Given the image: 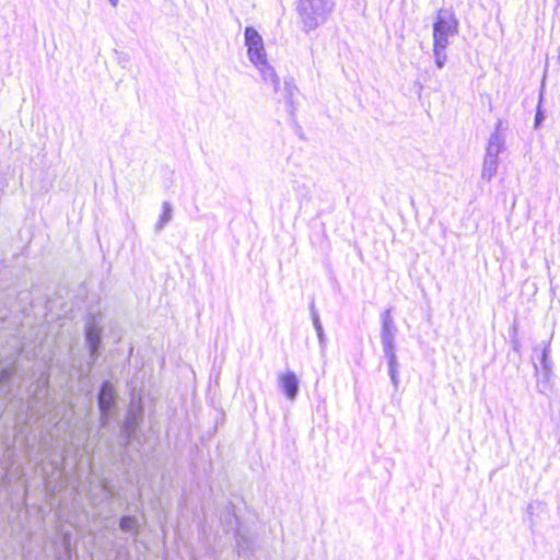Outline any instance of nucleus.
<instances>
[{
    "label": "nucleus",
    "instance_id": "f257e3e1",
    "mask_svg": "<svg viewBox=\"0 0 560 560\" xmlns=\"http://www.w3.org/2000/svg\"><path fill=\"white\" fill-rule=\"evenodd\" d=\"M49 372L42 374L39 380L31 384L28 388V399L15 393V371L7 366L0 371V400L3 408L0 418L4 413L12 416L13 427L21 431L31 424L33 416L38 413L40 417L46 415L49 406Z\"/></svg>",
    "mask_w": 560,
    "mask_h": 560
},
{
    "label": "nucleus",
    "instance_id": "f03ea898",
    "mask_svg": "<svg viewBox=\"0 0 560 560\" xmlns=\"http://www.w3.org/2000/svg\"><path fill=\"white\" fill-rule=\"evenodd\" d=\"M105 315L100 306V300L90 304L83 316V339L88 352L86 365L80 362L74 365L79 376L85 378L93 371L104 351Z\"/></svg>",
    "mask_w": 560,
    "mask_h": 560
},
{
    "label": "nucleus",
    "instance_id": "7ed1b4c3",
    "mask_svg": "<svg viewBox=\"0 0 560 560\" xmlns=\"http://www.w3.org/2000/svg\"><path fill=\"white\" fill-rule=\"evenodd\" d=\"M460 22L453 7H442L436 10L432 22V56L434 65L442 70L447 62L446 49L451 38L459 34Z\"/></svg>",
    "mask_w": 560,
    "mask_h": 560
},
{
    "label": "nucleus",
    "instance_id": "20e7f679",
    "mask_svg": "<svg viewBox=\"0 0 560 560\" xmlns=\"http://www.w3.org/2000/svg\"><path fill=\"white\" fill-rule=\"evenodd\" d=\"M334 8V0H298L296 11L303 23V31L308 33L324 24Z\"/></svg>",
    "mask_w": 560,
    "mask_h": 560
},
{
    "label": "nucleus",
    "instance_id": "39448f33",
    "mask_svg": "<svg viewBox=\"0 0 560 560\" xmlns=\"http://www.w3.org/2000/svg\"><path fill=\"white\" fill-rule=\"evenodd\" d=\"M96 401L100 411V421L103 427H106L115 416L118 404V394L110 380H103L98 385Z\"/></svg>",
    "mask_w": 560,
    "mask_h": 560
},
{
    "label": "nucleus",
    "instance_id": "423d86ee",
    "mask_svg": "<svg viewBox=\"0 0 560 560\" xmlns=\"http://www.w3.org/2000/svg\"><path fill=\"white\" fill-rule=\"evenodd\" d=\"M13 307L28 315L35 308L32 292L30 290L15 292L11 289L0 292V319L3 320Z\"/></svg>",
    "mask_w": 560,
    "mask_h": 560
},
{
    "label": "nucleus",
    "instance_id": "0eeeda50",
    "mask_svg": "<svg viewBox=\"0 0 560 560\" xmlns=\"http://www.w3.org/2000/svg\"><path fill=\"white\" fill-rule=\"evenodd\" d=\"M230 534H232L235 541L234 550L237 557L243 560H250L258 551L256 534L253 533L246 524L236 527L235 530Z\"/></svg>",
    "mask_w": 560,
    "mask_h": 560
},
{
    "label": "nucleus",
    "instance_id": "6e6552de",
    "mask_svg": "<svg viewBox=\"0 0 560 560\" xmlns=\"http://www.w3.org/2000/svg\"><path fill=\"white\" fill-rule=\"evenodd\" d=\"M244 45L247 58L254 67L268 60L264 38L253 25H247L244 28Z\"/></svg>",
    "mask_w": 560,
    "mask_h": 560
},
{
    "label": "nucleus",
    "instance_id": "1a4fd4ad",
    "mask_svg": "<svg viewBox=\"0 0 560 560\" xmlns=\"http://www.w3.org/2000/svg\"><path fill=\"white\" fill-rule=\"evenodd\" d=\"M144 421V402L142 399L131 400L124 419L119 423V429L143 432L142 424Z\"/></svg>",
    "mask_w": 560,
    "mask_h": 560
},
{
    "label": "nucleus",
    "instance_id": "9d476101",
    "mask_svg": "<svg viewBox=\"0 0 560 560\" xmlns=\"http://www.w3.org/2000/svg\"><path fill=\"white\" fill-rule=\"evenodd\" d=\"M278 389L290 401H294L300 393L301 380L292 370L278 374Z\"/></svg>",
    "mask_w": 560,
    "mask_h": 560
},
{
    "label": "nucleus",
    "instance_id": "9b49d317",
    "mask_svg": "<svg viewBox=\"0 0 560 560\" xmlns=\"http://www.w3.org/2000/svg\"><path fill=\"white\" fill-rule=\"evenodd\" d=\"M534 376L536 377V390L546 397H550L556 389V374L553 369L539 370L537 362L532 359Z\"/></svg>",
    "mask_w": 560,
    "mask_h": 560
},
{
    "label": "nucleus",
    "instance_id": "f8f14e48",
    "mask_svg": "<svg viewBox=\"0 0 560 560\" xmlns=\"http://www.w3.org/2000/svg\"><path fill=\"white\" fill-rule=\"evenodd\" d=\"M220 520L225 534H230L235 530L236 527L245 525L243 517L237 512V506L232 501H228L224 505Z\"/></svg>",
    "mask_w": 560,
    "mask_h": 560
},
{
    "label": "nucleus",
    "instance_id": "ddd939ff",
    "mask_svg": "<svg viewBox=\"0 0 560 560\" xmlns=\"http://www.w3.org/2000/svg\"><path fill=\"white\" fill-rule=\"evenodd\" d=\"M137 443L139 446H143L145 443V436L143 432H136L132 430L119 429V445L122 448L121 453V462L126 463L131 460L128 450L133 444Z\"/></svg>",
    "mask_w": 560,
    "mask_h": 560
},
{
    "label": "nucleus",
    "instance_id": "4468645a",
    "mask_svg": "<svg viewBox=\"0 0 560 560\" xmlns=\"http://www.w3.org/2000/svg\"><path fill=\"white\" fill-rule=\"evenodd\" d=\"M131 504L127 502L125 511L130 512ZM118 528L124 534L138 537L142 529V522L137 514L125 513L118 518Z\"/></svg>",
    "mask_w": 560,
    "mask_h": 560
},
{
    "label": "nucleus",
    "instance_id": "2eb2a0df",
    "mask_svg": "<svg viewBox=\"0 0 560 560\" xmlns=\"http://www.w3.org/2000/svg\"><path fill=\"white\" fill-rule=\"evenodd\" d=\"M398 328L394 322L393 308L388 307L381 313V343L396 342Z\"/></svg>",
    "mask_w": 560,
    "mask_h": 560
},
{
    "label": "nucleus",
    "instance_id": "dca6fc26",
    "mask_svg": "<svg viewBox=\"0 0 560 560\" xmlns=\"http://www.w3.org/2000/svg\"><path fill=\"white\" fill-rule=\"evenodd\" d=\"M547 67L548 63H546L544 77L540 83L539 93H538V100L537 105L535 108V116H534V122L533 128L535 130H539L542 128L544 122L547 117V110L545 108V91H546V73H547Z\"/></svg>",
    "mask_w": 560,
    "mask_h": 560
},
{
    "label": "nucleus",
    "instance_id": "f3484780",
    "mask_svg": "<svg viewBox=\"0 0 560 560\" xmlns=\"http://www.w3.org/2000/svg\"><path fill=\"white\" fill-rule=\"evenodd\" d=\"M299 92L292 77L284 79V108L292 120L295 119V94Z\"/></svg>",
    "mask_w": 560,
    "mask_h": 560
},
{
    "label": "nucleus",
    "instance_id": "a211bd4d",
    "mask_svg": "<svg viewBox=\"0 0 560 560\" xmlns=\"http://www.w3.org/2000/svg\"><path fill=\"white\" fill-rule=\"evenodd\" d=\"M518 320L514 318L513 323L509 327V343L511 346L512 351L517 357V360L515 362L516 368H520V364L523 361V352H522V342L518 337Z\"/></svg>",
    "mask_w": 560,
    "mask_h": 560
},
{
    "label": "nucleus",
    "instance_id": "6ab92c4d",
    "mask_svg": "<svg viewBox=\"0 0 560 560\" xmlns=\"http://www.w3.org/2000/svg\"><path fill=\"white\" fill-rule=\"evenodd\" d=\"M499 163L500 158L498 155L485 153L481 179L490 183L498 173Z\"/></svg>",
    "mask_w": 560,
    "mask_h": 560
},
{
    "label": "nucleus",
    "instance_id": "aec40b11",
    "mask_svg": "<svg viewBox=\"0 0 560 560\" xmlns=\"http://www.w3.org/2000/svg\"><path fill=\"white\" fill-rule=\"evenodd\" d=\"M255 68L259 71L261 79L266 83L270 82L275 93H278L280 90V78L269 61L261 62V65L255 66Z\"/></svg>",
    "mask_w": 560,
    "mask_h": 560
},
{
    "label": "nucleus",
    "instance_id": "412c9836",
    "mask_svg": "<svg viewBox=\"0 0 560 560\" xmlns=\"http://www.w3.org/2000/svg\"><path fill=\"white\" fill-rule=\"evenodd\" d=\"M505 150V135H498L497 132H491L487 141L486 153L499 156Z\"/></svg>",
    "mask_w": 560,
    "mask_h": 560
},
{
    "label": "nucleus",
    "instance_id": "4be33fe9",
    "mask_svg": "<svg viewBox=\"0 0 560 560\" xmlns=\"http://www.w3.org/2000/svg\"><path fill=\"white\" fill-rule=\"evenodd\" d=\"M173 205L171 201H163L159 220L154 225L156 233H160L173 219Z\"/></svg>",
    "mask_w": 560,
    "mask_h": 560
},
{
    "label": "nucleus",
    "instance_id": "5701e85b",
    "mask_svg": "<svg viewBox=\"0 0 560 560\" xmlns=\"http://www.w3.org/2000/svg\"><path fill=\"white\" fill-rule=\"evenodd\" d=\"M537 360L539 370L553 369V362L551 359V338L548 341L542 342Z\"/></svg>",
    "mask_w": 560,
    "mask_h": 560
},
{
    "label": "nucleus",
    "instance_id": "b1692460",
    "mask_svg": "<svg viewBox=\"0 0 560 560\" xmlns=\"http://www.w3.org/2000/svg\"><path fill=\"white\" fill-rule=\"evenodd\" d=\"M100 489L108 501H113L115 498L119 497V490L115 489L109 478H102L100 480Z\"/></svg>",
    "mask_w": 560,
    "mask_h": 560
},
{
    "label": "nucleus",
    "instance_id": "393cba45",
    "mask_svg": "<svg viewBox=\"0 0 560 560\" xmlns=\"http://www.w3.org/2000/svg\"><path fill=\"white\" fill-rule=\"evenodd\" d=\"M399 369H400V364L387 365V373L389 376V381L393 385L392 398L395 397V395L398 393V389H399V385H400Z\"/></svg>",
    "mask_w": 560,
    "mask_h": 560
},
{
    "label": "nucleus",
    "instance_id": "a878e982",
    "mask_svg": "<svg viewBox=\"0 0 560 560\" xmlns=\"http://www.w3.org/2000/svg\"><path fill=\"white\" fill-rule=\"evenodd\" d=\"M382 348L387 365L399 364L396 342L382 343Z\"/></svg>",
    "mask_w": 560,
    "mask_h": 560
},
{
    "label": "nucleus",
    "instance_id": "bb28decb",
    "mask_svg": "<svg viewBox=\"0 0 560 560\" xmlns=\"http://www.w3.org/2000/svg\"><path fill=\"white\" fill-rule=\"evenodd\" d=\"M313 327H314V329L316 331V336H317V339H318L319 348H320L322 351H324L326 349V347H327V337H326L325 329H324L322 320L317 322V323H313Z\"/></svg>",
    "mask_w": 560,
    "mask_h": 560
},
{
    "label": "nucleus",
    "instance_id": "cd10ccee",
    "mask_svg": "<svg viewBox=\"0 0 560 560\" xmlns=\"http://www.w3.org/2000/svg\"><path fill=\"white\" fill-rule=\"evenodd\" d=\"M115 55H116V61L117 63L122 68V69H127L130 65V55L128 52H124V51H118V50H114Z\"/></svg>",
    "mask_w": 560,
    "mask_h": 560
},
{
    "label": "nucleus",
    "instance_id": "c85d7f7f",
    "mask_svg": "<svg viewBox=\"0 0 560 560\" xmlns=\"http://www.w3.org/2000/svg\"><path fill=\"white\" fill-rule=\"evenodd\" d=\"M508 129V126L504 124L502 119H497L494 124V129L492 132H497L498 135H505L504 130Z\"/></svg>",
    "mask_w": 560,
    "mask_h": 560
},
{
    "label": "nucleus",
    "instance_id": "c756f323",
    "mask_svg": "<svg viewBox=\"0 0 560 560\" xmlns=\"http://www.w3.org/2000/svg\"><path fill=\"white\" fill-rule=\"evenodd\" d=\"M136 499H137L138 503L133 505V510L132 511L136 512V513L140 512L142 518L144 520V513L140 509V505L142 504V493H141L140 490L137 491Z\"/></svg>",
    "mask_w": 560,
    "mask_h": 560
},
{
    "label": "nucleus",
    "instance_id": "7c9ffc66",
    "mask_svg": "<svg viewBox=\"0 0 560 560\" xmlns=\"http://www.w3.org/2000/svg\"><path fill=\"white\" fill-rule=\"evenodd\" d=\"M44 308H45V314H48L52 311L54 308V300L49 296L45 298V301H44Z\"/></svg>",
    "mask_w": 560,
    "mask_h": 560
},
{
    "label": "nucleus",
    "instance_id": "2f4dec72",
    "mask_svg": "<svg viewBox=\"0 0 560 560\" xmlns=\"http://www.w3.org/2000/svg\"><path fill=\"white\" fill-rule=\"evenodd\" d=\"M224 421H225V413L223 410H220V413L215 418V422H214V425H217V429H219L220 425H223Z\"/></svg>",
    "mask_w": 560,
    "mask_h": 560
},
{
    "label": "nucleus",
    "instance_id": "473e14b6",
    "mask_svg": "<svg viewBox=\"0 0 560 560\" xmlns=\"http://www.w3.org/2000/svg\"><path fill=\"white\" fill-rule=\"evenodd\" d=\"M89 499L91 501L92 504L96 505L98 503L102 502V499L98 494H95V493H92L91 491L89 492Z\"/></svg>",
    "mask_w": 560,
    "mask_h": 560
},
{
    "label": "nucleus",
    "instance_id": "72a5a7b5",
    "mask_svg": "<svg viewBox=\"0 0 560 560\" xmlns=\"http://www.w3.org/2000/svg\"><path fill=\"white\" fill-rule=\"evenodd\" d=\"M310 315H311L312 324L322 320L320 316H319V312H313V313H310Z\"/></svg>",
    "mask_w": 560,
    "mask_h": 560
},
{
    "label": "nucleus",
    "instance_id": "f704fd0d",
    "mask_svg": "<svg viewBox=\"0 0 560 560\" xmlns=\"http://www.w3.org/2000/svg\"><path fill=\"white\" fill-rule=\"evenodd\" d=\"M308 311H310V313L318 312V310L316 308V305H315V299L314 298H312L310 303H308Z\"/></svg>",
    "mask_w": 560,
    "mask_h": 560
},
{
    "label": "nucleus",
    "instance_id": "c9c22d12",
    "mask_svg": "<svg viewBox=\"0 0 560 560\" xmlns=\"http://www.w3.org/2000/svg\"><path fill=\"white\" fill-rule=\"evenodd\" d=\"M218 432V429H217V425H213L212 428H210L207 432L208 434V438L211 439L213 438Z\"/></svg>",
    "mask_w": 560,
    "mask_h": 560
},
{
    "label": "nucleus",
    "instance_id": "e433bc0d",
    "mask_svg": "<svg viewBox=\"0 0 560 560\" xmlns=\"http://www.w3.org/2000/svg\"><path fill=\"white\" fill-rule=\"evenodd\" d=\"M133 350H135V347L132 345H130V347L128 349V355H127L128 363H130L131 357L133 355Z\"/></svg>",
    "mask_w": 560,
    "mask_h": 560
},
{
    "label": "nucleus",
    "instance_id": "4c0bfd02",
    "mask_svg": "<svg viewBox=\"0 0 560 560\" xmlns=\"http://www.w3.org/2000/svg\"><path fill=\"white\" fill-rule=\"evenodd\" d=\"M63 539L67 545H70L71 533L70 532L66 533Z\"/></svg>",
    "mask_w": 560,
    "mask_h": 560
},
{
    "label": "nucleus",
    "instance_id": "58836bf2",
    "mask_svg": "<svg viewBox=\"0 0 560 560\" xmlns=\"http://www.w3.org/2000/svg\"><path fill=\"white\" fill-rule=\"evenodd\" d=\"M107 1H108V2H109V4H110L112 7H114V8H116V7H117V4H118V2H119V0H107Z\"/></svg>",
    "mask_w": 560,
    "mask_h": 560
},
{
    "label": "nucleus",
    "instance_id": "ea45409f",
    "mask_svg": "<svg viewBox=\"0 0 560 560\" xmlns=\"http://www.w3.org/2000/svg\"><path fill=\"white\" fill-rule=\"evenodd\" d=\"M121 339V336H118L116 339H115V342L118 343Z\"/></svg>",
    "mask_w": 560,
    "mask_h": 560
},
{
    "label": "nucleus",
    "instance_id": "a19ab883",
    "mask_svg": "<svg viewBox=\"0 0 560 560\" xmlns=\"http://www.w3.org/2000/svg\"><path fill=\"white\" fill-rule=\"evenodd\" d=\"M538 348H539V346H535V347H534V351H537V350H538Z\"/></svg>",
    "mask_w": 560,
    "mask_h": 560
}]
</instances>
